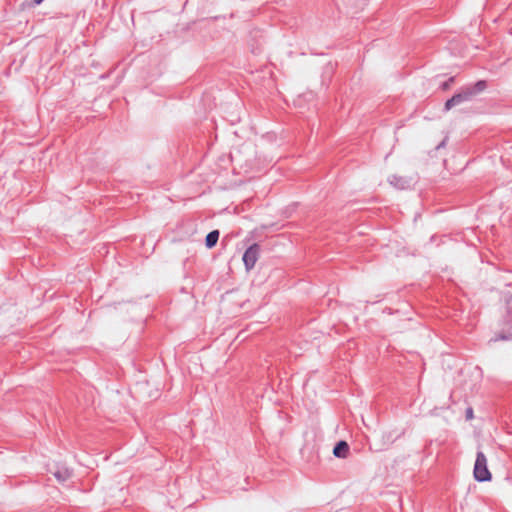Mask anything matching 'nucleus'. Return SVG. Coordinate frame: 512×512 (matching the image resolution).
Instances as JSON below:
<instances>
[{
	"label": "nucleus",
	"mask_w": 512,
	"mask_h": 512,
	"mask_svg": "<svg viewBox=\"0 0 512 512\" xmlns=\"http://www.w3.org/2000/svg\"><path fill=\"white\" fill-rule=\"evenodd\" d=\"M486 88L487 82L485 80H479L473 85H467L446 101L444 109L448 111L454 106L471 101L476 95L483 92Z\"/></svg>",
	"instance_id": "obj_1"
},
{
	"label": "nucleus",
	"mask_w": 512,
	"mask_h": 512,
	"mask_svg": "<svg viewBox=\"0 0 512 512\" xmlns=\"http://www.w3.org/2000/svg\"><path fill=\"white\" fill-rule=\"evenodd\" d=\"M474 477L479 482L491 480V473L487 467V458L482 451H478L474 465Z\"/></svg>",
	"instance_id": "obj_2"
},
{
	"label": "nucleus",
	"mask_w": 512,
	"mask_h": 512,
	"mask_svg": "<svg viewBox=\"0 0 512 512\" xmlns=\"http://www.w3.org/2000/svg\"><path fill=\"white\" fill-rule=\"evenodd\" d=\"M260 254V246L258 244H252L249 246L243 255V262L246 270H251L254 268Z\"/></svg>",
	"instance_id": "obj_3"
},
{
	"label": "nucleus",
	"mask_w": 512,
	"mask_h": 512,
	"mask_svg": "<svg viewBox=\"0 0 512 512\" xmlns=\"http://www.w3.org/2000/svg\"><path fill=\"white\" fill-rule=\"evenodd\" d=\"M333 454L337 458H346L349 454V445L345 441H339L333 449Z\"/></svg>",
	"instance_id": "obj_4"
},
{
	"label": "nucleus",
	"mask_w": 512,
	"mask_h": 512,
	"mask_svg": "<svg viewBox=\"0 0 512 512\" xmlns=\"http://www.w3.org/2000/svg\"><path fill=\"white\" fill-rule=\"evenodd\" d=\"M388 181L392 186L398 189H406L409 186L408 179L397 175H392L391 177H389Z\"/></svg>",
	"instance_id": "obj_5"
},
{
	"label": "nucleus",
	"mask_w": 512,
	"mask_h": 512,
	"mask_svg": "<svg viewBox=\"0 0 512 512\" xmlns=\"http://www.w3.org/2000/svg\"><path fill=\"white\" fill-rule=\"evenodd\" d=\"M219 239V231L213 230L209 232L205 239V244L208 248H212L217 244V241Z\"/></svg>",
	"instance_id": "obj_6"
},
{
	"label": "nucleus",
	"mask_w": 512,
	"mask_h": 512,
	"mask_svg": "<svg viewBox=\"0 0 512 512\" xmlns=\"http://www.w3.org/2000/svg\"><path fill=\"white\" fill-rule=\"evenodd\" d=\"M54 476L61 482L66 481L70 476L71 472L68 469H65L63 471H56L54 473Z\"/></svg>",
	"instance_id": "obj_7"
},
{
	"label": "nucleus",
	"mask_w": 512,
	"mask_h": 512,
	"mask_svg": "<svg viewBox=\"0 0 512 512\" xmlns=\"http://www.w3.org/2000/svg\"><path fill=\"white\" fill-rule=\"evenodd\" d=\"M466 419L467 420H472L474 415H473V409L471 407L467 408L466 409Z\"/></svg>",
	"instance_id": "obj_8"
},
{
	"label": "nucleus",
	"mask_w": 512,
	"mask_h": 512,
	"mask_svg": "<svg viewBox=\"0 0 512 512\" xmlns=\"http://www.w3.org/2000/svg\"><path fill=\"white\" fill-rule=\"evenodd\" d=\"M453 81V78H450L448 82H445L443 85L444 89H447L449 87V83Z\"/></svg>",
	"instance_id": "obj_9"
},
{
	"label": "nucleus",
	"mask_w": 512,
	"mask_h": 512,
	"mask_svg": "<svg viewBox=\"0 0 512 512\" xmlns=\"http://www.w3.org/2000/svg\"><path fill=\"white\" fill-rule=\"evenodd\" d=\"M44 0H34V4L35 5H39L43 2Z\"/></svg>",
	"instance_id": "obj_10"
}]
</instances>
